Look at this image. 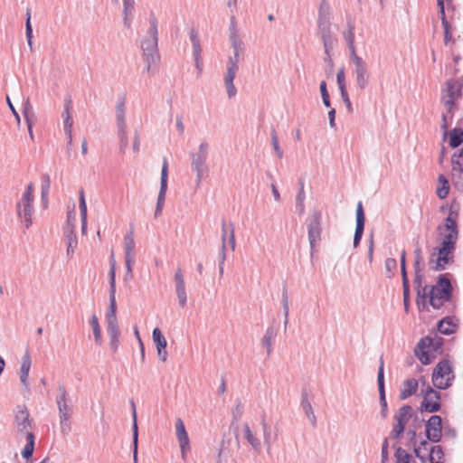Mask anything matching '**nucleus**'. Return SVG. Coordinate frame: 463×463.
<instances>
[{
    "instance_id": "16",
    "label": "nucleus",
    "mask_w": 463,
    "mask_h": 463,
    "mask_svg": "<svg viewBox=\"0 0 463 463\" xmlns=\"http://www.w3.org/2000/svg\"><path fill=\"white\" fill-rule=\"evenodd\" d=\"M356 224H355V231L354 235V247L356 248L359 246L364 231V224H365V215L363 207L362 202H359L357 203L356 207Z\"/></svg>"
},
{
    "instance_id": "58",
    "label": "nucleus",
    "mask_w": 463,
    "mask_h": 463,
    "mask_svg": "<svg viewBox=\"0 0 463 463\" xmlns=\"http://www.w3.org/2000/svg\"><path fill=\"white\" fill-rule=\"evenodd\" d=\"M59 418H60L61 432L63 435H67L71 430V422H70L71 417L64 416V417H59Z\"/></svg>"
},
{
    "instance_id": "35",
    "label": "nucleus",
    "mask_w": 463,
    "mask_h": 463,
    "mask_svg": "<svg viewBox=\"0 0 463 463\" xmlns=\"http://www.w3.org/2000/svg\"><path fill=\"white\" fill-rule=\"evenodd\" d=\"M299 190L296 195V208L298 211L299 214H303L305 212V191H304V182L299 180Z\"/></svg>"
},
{
    "instance_id": "3",
    "label": "nucleus",
    "mask_w": 463,
    "mask_h": 463,
    "mask_svg": "<svg viewBox=\"0 0 463 463\" xmlns=\"http://www.w3.org/2000/svg\"><path fill=\"white\" fill-rule=\"evenodd\" d=\"M442 345L443 338H434L428 335L418 342L414 354L422 364L428 365L436 358L435 353L440 350Z\"/></svg>"
},
{
    "instance_id": "37",
    "label": "nucleus",
    "mask_w": 463,
    "mask_h": 463,
    "mask_svg": "<svg viewBox=\"0 0 463 463\" xmlns=\"http://www.w3.org/2000/svg\"><path fill=\"white\" fill-rule=\"evenodd\" d=\"M24 106V117L26 124H27L28 133H29V136H30L31 139H33V123H32V120L30 118V116H33V113L32 107H31L30 102H29V99H27L25 100Z\"/></svg>"
},
{
    "instance_id": "63",
    "label": "nucleus",
    "mask_w": 463,
    "mask_h": 463,
    "mask_svg": "<svg viewBox=\"0 0 463 463\" xmlns=\"http://www.w3.org/2000/svg\"><path fill=\"white\" fill-rule=\"evenodd\" d=\"M33 184L32 183H30L27 185L25 191L24 192L23 196H22L20 201H23V202H33Z\"/></svg>"
},
{
    "instance_id": "2",
    "label": "nucleus",
    "mask_w": 463,
    "mask_h": 463,
    "mask_svg": "<svg viewBox=\"0 0 463 463\" xmlns=\"http://www.w3.org/2000/svg\"><path fill=\"white\" fill-rule=\"evenodd\" d=\"M149 24L150 27L146 32V35L141 42V49L146 63L145 70L148 73L154 71L160 61L158 52V23L154 14H150Z\"/></svg>"
},
{
    "instance_id": "57",
    "label": "nucleus",
    "mask_w": 463,
    "mask_h": 463,
    "mask_svg": "<svg viewBox=\"0 0 463 463\" xmlns=\"http://www.w3.org/2000/svg\"><path fill=\"white\" fill-rule=\"evenodd\" d=\"M336 82H337L339 90H346L345 73V68L344 67L339 69L338 71H337Z\"/></svg>"
},
{
    "instance_id": "46",
    "label": "nucleus",
    "mask_w": 463,
    "mask_h": 463,
    "mask_svg": "<svg viewBox=\"0 0 463 463\" xmlns=\"http://www.w3.org/2000/svg\"><path fill=\"white\" fill-rule=\"evenodd\" d=\"M231 443V439L225 440L223 439L221 444V448L219 450V463L227 462V458L230 457V451L228 449V446Z\"/></svg>"
},
{
    "instance_id": "14",
    "label": "nucleus",
    "mask_w": 463,
    "mask_h": 463,
    "mask_svg": "<svg viewBox=\"0 0 463 463\" xmlns=\"http://www.w3.org/2000/svg\"><path fill=\"white\" fill-rule=\"evenodd\" d=\"M415 456L420 458L422 463H426L428 460L430 463H443L444 452L441 446H431L430 452L421 454V448L415 449Z\"/></svg>"
},
{
    "instance_id": "52",
    "label": "nucleus",
    "mask_w": 463,
    "mask_h": 463,
    "mask_svg": "<svg viewBox=\"0 0 463 463\" xmlns=\"http://www.w3.org/2000/svg\"><path fill=\"white\" fill-rule=\"evenodd\" d=\"M79 207H80V220H87V204H86V201H85L83 189H81L80 191Z\"/></svg>"
},
{
    "instance_id": "26",
    "label": "nucleus",
    "mask_w": 463,
    "mask_h": 463,
    "mask_svg": "<svg viewBox=\"0 0 463 463\" xmlns=\"http://www.w3.org/2000/svg\"><path fill=\"white\" fill-rule=\"evenodd\" d=\"M64 233L67 241V255L71 257L78 245L77 236L74 232V225H71L69 229H65Z\"/></svg>"
},
{
    "instance_id": "64",
    "label": "nucleus",
    "mask_w": 463,
    "mask_h": 463,
    "mask_svg": "<svg viewBox=\"0 0 463 463\" xmlns=\"http://www.w3.org/2000/svg\"><path fill=\"white\" fill-rule=\"evenodd\" d=\"M341 98L345 104L346 109L348 113L352 114L354 112L353 105L350 101L349 95L346 90H340Z\"/></svg>"
},
{
    "instance_id": "36",
    "label": "nucleus",
    "mask_w": 463,
    "mask_h": 463,
    "mask_svg": "<svg viewBox=\"0 0 463 463\" xmlns=\"http://www.w3.org/2000/svg\"><path fill=\"white\" fill-rule=\"evenodd\" d=\"M51 186V179L48 174L42 176L41 198L42 202L46 204L48 203V196Z\"/></svg>"
},
{
    "instance_id": "56",
    "label": "nucleus",
    "mask_w": 463,
    "mask_h": 463,
    "mask_svg": "<svg viewBox=\"0 0 463 463\" xmlns=\"http://www.w3.org/2000/svg\"><path fill=\"white\" fill-rule=\"evenodd\" d=\"M344 38L347 45L354 44V25L353 24H348V30L344 33Z\"/></svg>"
},
{
    "instance_id": "7",
    "label": "nucleus",
    "mask_w": 463,
    "mask_h": 463,
    "mask_svg": "<svg viewBox=\"0 0 463 463\" xmlns=\"http://www.w3.org/2000/svg\"><path fill=\"white\" fill-rule=\"evenodd\" d=\"M307 233L310 244L311 255L314 253L316 243L321 240L322 233V213L319 210H313L307 218Z\"/></svg>"
},
{
    "instance_id": "21",
    "label": "nucleus",
    "mask_w": 463,
    "mask_h": 463,
    "mask_svg": "<svg viewBox=\"0 0 463 463\" xmlns=\"http://www.w3.org/2000/svg\"><path fill=\"white\" fill-rule=\"evenodd\" d=\"M227 71L224 76V84L227 90V95L230 99L233 98L237 94V89L233 84V80L236 77L238 68L227 67Z\"/></svg>"
},
{
    "instance_id": "50",
    "label": "nucleus",
    "mask_w": 463,
    "mask_h": 463,
    "mask_svg": "<svg viewBox=\"0 0 463 463\" xmlns=\"http://www.w3.org/2000/svg\"><path fill=\"white\" fill-rule=\"evenodd\" d=\"M270 137H271V145H272L273 149L275 150L279 158H282L283 151L279 146V137H278L277 132L274 128H272V130L270 132Z\"/></svg>"
},
{
    "instance_id": "29",
    "label": "nucleus",
    "mask_w": 463,
    "mask_h": 463,
    "mask_svg": "<svg viewBox=\"0 0 463 463\" xmlns=\"http://www.w3.org/2000/svg\"><path fill=\"white\" fill-rule=\"evenodd\" d=\"M412 408L410 405H403L394 415V420L396 424H401L403 427L406 426L409 419L411 416Z\"/></svg>"
},
{
    "instance_id": "55",
    "label": "nucleus",
    "mask_w": 463,
    "mask_h": 463,
    "mask_svg": "<svg viewBox=\"0 0 463 463\" xmlns=\"http://www.w3.org/2000/svg\"><path fill=\"white\" fill-rule=\"evenodd\" d=\"M317 27L320 36L331 32V20H317Z\"/></svg>"
},
{
    "instance_id": "6",
    "label": "nucleus",
    "mask_w": 463,
    "mask_h": 463,
    "mask_svg": "<svg viewBox=\"0 0 463 463\" xmlns=\"http://www.w3.org/2000/svg\"><path fill=\"white\" fill-rule=\"evenodd\" d=\"M454 379L452 366L448 360L438 363L432 373V382L436 388L445 390L451 386Z\"/></svg>"
},
{
    "instance_id": "22",
    "label": "nucleus",
    "mask_w": 463,
    "mask_h": 463,
    "mask_svg": "<svg viewBox=\"0 0 463 463\" xmlns=\"http://www.w3.org/2000/svg\"><path fill=\"white\" fill-rule=\"evenodd\" d=\"M116 285L109 284V307L106 315L107 323L118 322L117 303H116Z\"/></svg>"
},
{
    "instance_id": "4",
    "label": "nucleus",
    "mask_w": 463,
    "mask_h": 463,
    "mask_svg": "<svg viewBox=\"0 0 463 463\" xmlns=\"http://www.w3.org/2000/svg\"><path fill=\"white\" fill-rule=\"evenodd\" d=\"M209 143L206 141L202 142L198 149L190 153L191 166L196 174V184L199 185L202 180L207 176L209 166L207 159L209 156Z\"/></svg>"
},
{
    "instance_id": "27",
    "label": "nucleus",
    "mask_w": 463,
    "mask_h": 463,
    "mask_svg": "<svg viewBox=\"0 0 463 463\" xmlns=\"http://www.w3.org/2000/svg\"><path fill=\"white\" fill-rule=\"evenodd\" d=\"M276 335V329L274 326H270L267 328L266 333L261 339V345L266 348L268 356H269L272 353V344Z\"/></svg>"
},
{
    "instance_id": "25",
    "label": "nucleus",
    "mask_w": 463,
    "mask_h": 463,
    "mask_svg": "<svg viewBox=\"0 0 463 463\" xmlns=\"http://www.w3.org/2000/svg\"><path fill=\"white\" fill-rule=\"evenodd\" d=\"M31 355L28 351L25 352L22 358L21 368H20V380L24 386H28V375L31 369Z\"/></svg>"
},
{
    "instance_id": "51",
    "label": "nucleus",
    "mask_w": 463,
    "mask_h": 463,
    "mask_svg": "<svg viewBox=\"0 0 463 463\" xmlns=\"http://www.w3.org/2000/svg\"><path fill=\"white\" fill-rule=\"evenodd\" d=\"M447 97L457 98L460 94L459 87L456 81L449 80L447 82Z\"/></svg>"
},
{
    "instance_id": "10",
    "label": "nucleus",
    "mask_w": 463,
    "mask_h": 463,
    "mask_svg": "<svg viewBox=\"0 0 463 463\" xmlns=\"http://www.w3.org/2000/svg\"><path fill=\"white\" fill-rule=\"evenodd\" d=\"M167 178H168V162L165 157L163 159V165L161 170V179H160V190L157 196L156 206L155 210V217L157 218L163 210L165 194L167 190Z\"/></svg>"
},
{
    "instance_id": "20",
    "label": "nucleus",
    "mask_w": 463,
    "mask_h": 463,
    "mask_svg": "<svg viewBox=\"0 0 463 463\" xmlns=\"http://www.w3.org/2000/svg\"><path fill=\"white\" fill-rule=\"evenodd\" d=\"M107 331L109 336V347L116 353L119 346L120 329L118 322L107 323Z\"/></svg>"
},
{
    "instance_id": "42",
    "label": "nucleus",
    "mask_w": 463,
    "mask_h": 463,
    "mask_svg": "<svg viewBox=\"0 0 463 463\" xmlns=\"http://www.w3.org/2000/svg\"><path fill=\"white\" fill-rule=\"evenodd\" d=\"M25 35L27 43L31 50L33 49V27L31 24V9H26V20H25Z\"/></svg>"
},
{
    "instance_id": "24",
    "label": "nucleus",
    "mask_w": 463,
    "mask_h": 463,
    "mask_svg": "<svg viewBox=\"0 0 463 463\" xmlns=\"http://www.w3.org/2000/svg\"><path fill=\"white\" fill-rule=\"evenodd\" d=\"M418 390V381L414 378L407 379L402 383L399 398L401 400H406L410 396L416 393Z\"/></svg>"
},
{
    "instance_id": "17",
    "label": "nucleus",
    "mask_w": 463,
    "mask_h": 463,
    "mask_svg": "<svg viewBox=\"0 0 463 463\" xmlns=\"http://www.w3.org/2000/svg\"><path fill=\"white\" fill-rule=\"evenodd\" d=\"M16 210L18 217L24 222L25 229H28L33 223L32 217L34 211L33 202L19 201L16 203Z\"/></svg>"
},
{
    "instance_id": "1",
    "label": "nucleus",
    "mask_w": 463,
    "mask_h": 463,
    "mask_svg": "<svg viewBox=\"0 0 463 463\" xmlns=\"http://www.w3.org/2000/svg\"><path fill=\"white\" fill-rule=\"evenodd\" d=\"M32 422L26 407L17 406L14 410L13 426L17 439L24 437L26 439V444L21 452L22 457L26 459L32 458L34 450L35 436L32 430Z\"/></svg>"
},
{
    "instance_id": "43",
    "label": "nucleus",
    "mask_w": 463,
    "mask_h": 463,
    "mask_svg": "<svg viewBox=\"0 0 463 463\" xmlns=\"http://www.w3.org/2000/svg\"><path fill=\"white\" fill-rule=\"evenodd\" d=\"M317 20H331L330 5L327 0H321Z\"/></svg>"
},
{
    "instance_id": "8",
    "label": "nucleus",
    "mask_w": 463,
    "mask_h": 463,
    "mask_svg": "<svg viewBox=\"0 0 463 463\" xmlns=\"http://www.w3.org/2000/svg\"><path fill=\"white\" fill-rule=\"evenodd\" d=\"M423 400L420 403V411L434 413L441 409L440 393L435 391L432 387L428 386L422 390Z\"/></svg>"
},
{
    "instance_id": "45",
    "label": "nucleus",
    "mask_w": 463,
    "mask_h": 463,
    "mask_svg": "<svg viewBox=\"0 0 463 463\" xmlns=\"http://www.w3.org/2000/svg\"><path fill=\"white\" fill-rule=\"evenodd\" d=\"M244 413V405L240 399L236 400V405L232 410V426L238 422Z\"/></svg>"
},
{
    "instance_id": "12",
    "label": "nucleus",
    "mask_w": 463,
    "mask_h": 463,
    "mask_svg": "<svg viewBox=\"0 0 463 463\" xmlns=\"http://www.w3.org/2000/svg\"><path fill=\"white\" fill-rule=\"evenodd\" d=\"M59 394L56 397V403L59 411V417H71L73 413L71 398L64 385H58Z\"/></svg>"
},
{
    "instance_id": "39",
    "label": "nucleus",
    "mask_w": 463,
    "mask_h": 463,
    "mask_svg": "<svg viewBox=\"0 0 463 463\" xmlns=\"http://www.w3.org/2000/svg\"><path fill=\"white\" fill-rule=\"evenodd\" d=\"M90 325L93 330V335H94L96 344L101 345V343H102L101 329L99 326V319L96 315H92V317H90Z\"/></svg>"
},
{
    "instance_id": "32",
    "label": "nucleus",
    "mask_w": 463,
    "mask_h": 463,
    "mask_svg": "<svg viewBox=\"0 0 463 463\" xmlns=\"http://www.w3.org/2000/svg\"><path fill=\"white\" fill-rule=\"evenodd\" d=\"M449 144L452 148L458 147L463 144V128H455L450 131Z\"/></svg>"
},
{
    "instance_id": "13",
    "label": "nucleus",
    "mask_w": 463,
    "mask_h": 463,
    "mask_svg": "<svg viewBox=\"0 0 463 463\" xmlns=\"http://www.w3.org/2000/svg\"><path fill=\"white\" fill-rule=\"evenodd\" d=\"M353 74L355 78L356 86L360 90H364L369 84L370 72L368 65L364 60L354 64Z\"/></svg>"
},
{
    "instance_id": "40",
    "label": "nucleus",
    "mask_w": 463,
    "mask_h": 463,
    "mask_svg": "<svg viewBox=\"0 0 463 463\" xmlns=\"http://www.w3.org/2000/svg\"><path fill=\"white\" fill-rule=\"evenodd\" d=\"M453 326L454 325L450 322L449 317H444L438 323V330L445 335H449L454 333Z\"/></svg>"
},
{
    "instance_id": "48",
    "label": "nucleus",
    "mask_w": 463,
    "mask_h": 463,
    "mask_svg": "<svg viewBox=\"0 0 463 463\" xmlns=\"http://www.w3.org/2000/svg\"><path fill=\"white\" fill-rule=\"evenodd\" d=\"M455 249H456V246L452 245L451 243H449V242H448V241H444L442 239L441 243H440V247L439 248H437V247L433 248V250H432V257L436 256V250H440L442 253L446 252V253H448L449 255H453V252H454Z\"/></svg>"
},
{
    "instance_id": "38",
    "label": "nucleus",
    "mask_w": 463,
    "mask_h": 463,
    "mask_svg": "<svg viewBox=\"0 0 463 463\" xmlns=\"http://www.w3.org/2000/svg\"><path fill=\"white\" fill-rule=\"evenodd\" d=\"M118 137L119 139V151L124 154L128 146L127 126L118 127Z\"/></svg>"
},
{
    "instance_id": "49",
    "label": "nucleus",
    "mask_w": 463,
    "mask_h": 463,
    "mask_svg": "<svg viewBox=\"0 0 463 463\" xmlns=\"http://www.w3.org/2000/svg\"><path fill=\"white\" fill-rule=\"evenodd\" d=\"M282 307H283V313H284V317H285L284 327L286 329L287 325L288 323V312H289L288 296V289L286 287H284L283 291H282Z\"/></svg>"
},
{
    "instance_id": "9",
    "label": "nucleus",
    "mask_w": 463,
    "mask_h": 463,
    "mask_svg": "<svg viewBox=\"0 0 463 463\" xmlns=\"http://www.w3.org/2000/svg\"><path fill=\"white\" fill-rule=\"evenodd\" d=\"M425 435L429 441L437 443L442 437V419L432 415L425 423Z\"/></svg>"
},
{
    "instance_id": "19",
    "label": "nucleus",
    "mask_w": 463,
    "mask_h": 463,
    "mask_svg": "<svg viewBox=\"0 0 463 463\" xmlns=\"http://www.w3.org/2000/svg\"><path fill=\"white\" fill-rule=\"evenodd\" d=\"M175 292L177 295L179 305L184 307L187 302V295L185 290V283L184 279V275L181 268H178L175 273Z\"/></svg>"
},
{
    "instance_id": "31",
    "label": "nucleus",
    "mask_w": 463,
    "mask_h": 463,
    "mask_svg": "<svg viewBox=\"0 0 463 463\" xmlns=\"http://www.w3.org/2000/svg\"><path fill=\"white\" fill-rule=\"evenodd\" d=\"M243 429H244V437H245V439L250 443V445L252 447V449L256 452L260 453L261 451V442H260V440L253 435V433H252V431H251V430H250V428L248 423L244 424Z\"/></svg>"
},
{
    "instance_id": "23",
    "label": "nucleus",
    "mask_w": 463,
    "mask_h": 463,
    "mask_svg": "<svg viewBox=\"0 0 463 463\" xmlns=\"http://www.w3.org/2000/svg\"><path fill=\"white\" fill-rule=\"evenodd\" d=\"M175 429H176V436L180 444V448L183 453H184V450L186 448H189V438L188 434L185 430L184 424L183 420L178 418L175 422Z\"/></svg>"
},
{
    "instance_id": "54",
    "label": "nucleus",
    "mask_w": 463,
    "mask_h": 463,
    "mask_svg": "<svg viewBox=\"0 0 463 463\" xmlns=\"http://www.w3.org/2000/svg\"><path fill=\"white\" fill-rule=\"evenodd\" d=\"M243 49H233V54L229 57L227 61V67L238 68L239 69V57L240 53Z\"/></svg>"
},
{
    "instance_id": "59",
    "label": "nucleus",
    "mask_w": 463,
    "mask_h": 463,
    "mask_svg": "<svg viewBox=\"0 0 463 463\" xmlns=\"http://www.w3.org/2000/svg\"><path fill=\"white\" fill-rule=\"evenodd\" d=\"M109 284L116 285V260L114 258V252L111 251L110 255V269H109Z\"/></svg>"
},
{
    "instance_id": "41",
    "label": "nucleus",
    "mask_w": 463,
    "mask_h": 463,
    "mask_svg": "<svg viewBox=\"0 0 463 463\" xmlns=\"http://www.w3.org/2000/svg\"><path fill=\"white\" fill-rule=\"evenodd\" d=\"M153 341L156 346V349L162 348L165 349L167 345V342L161 330L158 327H156L152 333Z\"/></svg>"
},
{
    "instance_id": "5",
    "label": "nucleus",
    "mask_w": 463,
    "mask_h": 463,
    "mask_svg": "<svg viewBox=\"0 0 463 463\" xmlns=\"http://www.w3.org/2000/svg\"><path fill=\"white\" fill-rule=\"evenodd\" d=\"M449 274H440L438 277L437 283L430 288V304L434 309H439L442 307V302L436 301V291L440 289L442 295L445 297V301H450L453 294V287L450 279H449Z\"/></svg>"
},
{
    "instance_id": "34",
    "label": "nucleus",
    "mask_w": 463,
    "mask_h": 463,
    "mask_svg": "<svg viewBox=\"0 0 463 463\" xmlns=\"http://www.w3.org/2000/svg\"><path fill=\"white\" fill-rule=\"evenodd\" d=\"M116 118H117V127L127 126L126 112H125V98L124 97L116 105Z\"/></svg>"
},
{
    "instance_id": "18",
    "label": "nucleus",
    "mask_w": 463,
    "mask_h": 463,
    "mask_svg": "<svg viewBox=\"0 0 463 463\" xmlns=\"http://www.w3.org/2000/svg\"><path fill=\"white\" fill-rule=\"evenodd\" d=\"M136 242L133 236V229L124 237L125 265L130 272V264L134 263Z\"/></svg>"
},
{
    "instance_id": "62",
    "label": "nucleus",
    "mask_w": 463,
    "mask_h": 463,
    "mask_svg": "<svg viewBox=\"0 0 463 463\" xmlns=\"http://www.w3.org/2000/svg\"><path fill=\"white\" fill-rule=\"evenodd\" d=\"M405 427L401 424H394L392 430L390 433V438L393 439H398L401 438L402 433L404 432Z\"/></svg>"
},
{
    "instance_id": "47",
    "label": "nucleus",
    "mask_w": 463,
    "mask_h": 463,
    "mask_svg": "<svg viewBox=\"0 0 463 463\" xmlns=\"http://www.w3.org/2000/svg\"><path fill=\"white\" fill-rule=\"evenodd\" d=\"M402 295H403V305L407 310L410 306L411 291H410V281L409 279H402Z\"/></svg>"
},
{
    "instance_id": "44",
    "label": "nucleus",
    "mask_w": 463,
    "mask_h": 463,
    "mask_svg": "<svg viewBox=\"0 0 463 463\" xmlns=\"http://www.w3.org/2000/svg\"><path fill=\"white\" fill-rule=\"evenodd\" d=\"M385 276L388 279H392L397 270V260L393 258H388L384 263Z\"/></svg>"
},
{
    "instance_id": "61",
    "label": "nucleus",
    "mask_w": 463,
    "mask_h": 463,
    "mask_svg": "<svg viewBox=\"0 0 463 463\" xmlns=\"http://www.w3.org/2000/svg\"><path fill=\"white\" fill-rule=\"evenodd\" d=\"M230 42L232 49H243V43L238 33H230Z\"/></svg>"
},
{
    "instance_id": "28",
    "label": "nucleus",
    "mask_w": 463,
    "mask_h": 463,
    "mask_svg": "<svg viewBox=\"0 0 463 463\" xmlns=\"http://www.w3.org/2000/svg\"><path fill=\"white\" fill-rule=\"evenodd\" d=\"M301 407L306 414V416L310 420L311 424L313 426H316L317 424V417L313 411L311 403L309 402L307 399V392L306 390L302 391V399H301Z\"/></svg>"
},
{
    "instance_id": "30",
    "label": "nucleus",
    "mask_w": 463,
    "mask_h": 463,
    "mask_svg": "<svg viewBox=\"0 0 463 463\" xmlns=\"http://www.w3.org/2000/svg\"><path fill=\"white\" fill-rule=\"evenodd\" d=\"M320 37L324 44L325 54L326 55V57L325 58V61L332 62V60L330 58V51L333 49L335 42L333 33L331 31L327 33L321 35Z\"/></svg>"
},
{
    "instance_id": "11",
    "label": "nucleus",
    "mask_w": 463,
    "mask_h": 463,
    "mask_svg": "<svg viewBox=\"0 0 463 463\" xmlns=\"http://www.w3.org/2000/svg\"><path fill=\"white\" fill-rule=\"evenodd\" d=\"M377 384L379 391V399L381 405V415L385 419L388 415V405L385 394V384H384V361L383 355L379 360V368L377 373Z\"/></svg>"
},
{
    "instance_id": "33",
    "label": "nucleus",
    "mask_w": 463,
    "mask_h": 463,
    "mask_svg": "<svg viewBox=\"0 0 463 463\" xmlns=\"http://www.w3.org/2000/svg\"><path fill=\"white\" fill-rule=\"evenodd\" d=\"M262 431H263L264 445L267 448V452L269 453L270 449H271L272 443L274 440L277 439L278 435H277V433L272 435L271 428L269 424L263 423Z\"/></svg>"
},
{
    "instance_id": "53",
    "label": "nucleus",
    "mask_w": 463,
    "mask_h": 463,
    "mask_svg": "<svg viewBox=\"0 0 463 463\" xmlns=\"http://www.w3.org/2000/svg\"><path fill=\"white\" fill-rule=\"evenodd\" d=\"M320 92H321V97H322V100H323V104L326 107V108H330L331 107V102H330V96H329V93L327 91V89H326V82L325 80H322L320 82Z\"/></svg>"
},
{
    "instance_id": "60",
    "label": "nucleus",
    "mask_w": 463,
    "mask_h": 463,
    "mask_svg": "<svg viewBox=\"0 0 463 463\" xmlns=\"http://www.w3.org/2000/svg\"><path fill=\"white\" fill-rule=\"evenodd\" d=\"M137 449H138V426H135L133 432V459L134 463H137Z\"/></svg>"
},
{
    "instance_id": "15",
    "label": "nucleus",
    "mask_w": 463,
    "mask_h": 463,
    "mask_svg": "<svg viewBox=\"0 0 463 463\" xmlns=\"http://www.w3.org/2000/svg\"><path fill=\"white\" fill-rule=\"evenodd\" d=\"M436 255H438L437 258L432 257L431 253L429 260L430 269L433 271L444 270L447 265L454 261V256L446 252L442 253L440 250H436Z\"/></svg>"
}]
</instances>
